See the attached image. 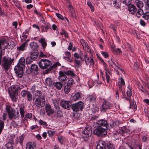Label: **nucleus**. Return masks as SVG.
<instances>
[{
	"mask_svg": "<svg viewBox=\"0 0 149 149\" xmlns=\"http://www.w3.org/2000/svg\"><path fill=\"white\" fill-rule=\"evenodd\" d=\"M45 109L47 114L49 116L54 113V109L52 108L51 106L49 104H46L45 105Z\"/></svg>",
	"mask_w": 149,
	"mask_h": 149,
	"instance_id": "obj_14",
	"label": "nucleus"
},
{
	"mask_svg": "<svg viewBox=\"0 0 149 149\" xmlns=\"http://www.w3.org/2000/svg\"><path fill=\"white\" fill-rule=\"evenodd\" d=\"M45 83L46 85L49 86H51L53 84V81L52 79L49 77L46 79Z\"/></svg>",
	"mask_w": 149,
	"mask_h": 149,
	"instance_id": "obj_31",
	"label": "nucleus"
},
{
	"mask_svg": "<svg viewBox=\"0 0 149 149\" xmlns=\"http://www.w3.org/2000/svg\"><path fill=\"white\" fill-rule=\"evenodd\" d=\"M130 104V108L132 109H134L136 110L137 108V105L136 104V102H135L133 101L132 103L130 101V102H129Z\"/></svg>",
	"mask_w": 149,
	"mask_h": 149,
	"instance_id": "obj_37",
	"label": "nucleus"
},
{
	"mask_svg": "<svg viewBox=\"0 0 149 149\" xmlns=\"http://www.w3.org/2000/svg\"><path fill=\"white\" fill-rule=\"evenodd\" d=\"M93 57H92V56H91L90 59L89 60V63H90V65H94V60L93 58Z\"/></svg>",
	"mask_w": 149,
	"mask_h": 149,
	"instance_id": "obj_63",
	"label": "nucleus"
},
{
	"mask_svg": "<svg viewBox=\"0 0 149 149\" xmlns=\"http://www.w3.org/2000/svg\"><path fill=\"white\" fill-rule=\"evenodd\" d=\"M63 116L62 113L61 111H57L56 114L55 115L54 117L56 118H61Z\"/></svg>",
	"mask_w": 149,
	"mask_h": 149,
	"instance_id": "obj_44",
	"label": "nucleus"
},
{
	"mask_svg": "<svg viewBox=\"0 0 149 149\" xmlns=\"http://www.w3.org/2000/svg\"><path fill=\"white\" fill-rule=\"evenodd\" d=\"M115 149L114 145L109 142H105L102 140H100L98 142L96 149Z\"/></svg>",
	"mask_w": 149,
	"mask_h": 149,
	"instance_id": "obj_4",
	"label": "nucleus"
},
{
	"mask_svg": "<svg viewBox=\"0 0 149 149\" xmlns=\"http://www.w3.org/2000/svg\"><path fill=\"white\" fill-rule=\"evenodd\" d=\"M35 95L37 98L41 97L42 95V93L40 91H37L36 93L34 94Z\"/></svg>",
	"mask_w": 149,
	"mask_h": 149,
	"instance_id": "obj_45",
	"label": "nucleus"
},
{
	"mask_svg": "<svg viewBox=\"0 0 149 149\" xmlns=\"http://www.w3.org/2000/svg\"><path fill=\"white\" fill-rule=\"evenodd\" d=\"M39 41L41 43L42 47L44 49L47 46V43L46 42L45 39L44 38H41L39 40Z\"/></svg>",
	"mask_w": 149,
	"mask_h": 149,
	"instance_id": "obj_35",
	"label": "nucleus"
},
{
	"mask_svg": "<svg viewBox=\"0 0 149 149\" xmlns=\"http://www.w3.org/2000/svg\"><path fill=\"white\" fill-rule=\"evenodd\" d=\"M107 130L106 129L102 127H97L94 129L93 133L98 136H102L106 135L107 134L106 130Z\"/></svg>",
	"mask_w": 149,
	"mask_h": 149,
	"instance_id": "obj_8",
	"label": "nucleus"
},
{
	"mask_svg": "<svg viewBox=\"0 0 149 149\" xmlns=\"http://www.w3.org/2000/svg\"><path fill=\"white\" fill-rule=\"evenodd\" d=\"M80 41L83 46L84 49L86 51L88 52L89 50V47L86 42L82 39H81Z\"/></svg>",
	"mask_w": 149,
	"mask_h": 149,
	"instance_id": "obj_16",
	"label": "nucleus"
},
{
	"mask_svg": "<svg viewBox=\"0 0 149 149\" xmlns=\"http://www.w3.org/2000/svg\"><path fill=\"white\" fill-rule=\"evenodd\" d=\"M55 133L54 131H52L50 130L48 131V134L50 136H53L54 134Z\"/></svg>",
	"mask_w": 149,
	"mask_h": 149,
	"instance_id": "obj_60",
	"label": "nucleus"
},
{
	"mask_svg": "<svg viewBox=\"0 0 149 149\" xmlns=\"http://www.w3.org/2000/svg\"><path fill=\"white\" fill-rule=\"evenodd\" d=\"M96 123L97 124V126L102 127L103 128L108 130V124L106 120H97Z\"/></svg>",
	"mask_w": 149,
	"mask_h": 149,
	"instance_id": "obj_11",
	"label": "nucleus"
},
{
	"mask_svg": "<svg viewBox=\"0 0 149 149\" xmlns=\"http://www.w3.org/2000/svg\"><path fill=\"white\" fill-rule=\"evenodd\" d=\"M26 43L27 41H25L22 43L19 47H17V50L19 51V52L24 51L26 47L27 46Z\"/></svg>",
	"mask_w": 149,
	"mask_h": 149,
	"instance_id": "obj_20",
	"label": "nucleus"
},
{
	"mask_svg": "<svg viewBox=\"0 0 149 149\" xmlns=\"http://www.w3.org/2000/svg\"><path fill=\"white\" fill-rule=\"evenodd\" d=\"M38 64L40 68L43 69L51 67L52 65L51 62L48 60L46 59H41L39 62Z\"/></svg>",
	"mask_w": 149,
	"mask_h": 149,
	"instance_id": "obj_6",
	"label": "nucleus"
},
{
	"mask_svg": "<svg viewBox=\"0 0 149 149\" xmlns=\"http://www.w3.org/2000/svg\"><path fill=\"white\" fill-rule=\"evenodd\" d=\"M15 138V136L13 135H11L10 136L8 142L13 144H14V139Z\"/></svg>",
	"mask_w": 149,
	"mask_h": 149,
	"instance_id": "obj_48",
	"label": "nucleus"
},
{
	"mask_svg": "<svg viewBox=\"0 0 149 149\" xmlns=\"http://www.w3.org/2000/svg\"><path fill=\"white\" fill-rule=\"evenodd\" d=\"M111 48L112 52L115 54H119L121 52V50L119 48H115L113 46L111 47Z\"/></svg>",
	"mask_w": 149,
	"mask_h": 149,
	"instance_id": "obj_29",
	"label": "nucleus"
},
{
	"mask_svg": "<svg viewBox=\"0 0 149 149\" xmlns=\"http://www.w3.org/2000/svg\"><path fill=\"white\" fill-rule=\"evenodd\" d=\"M30 46L32 49H34L35 50H36V49H37L38 47L37 44L34 42H33L31 43L30 44Z\"/></svg>",
	"mask_w": 149,
	"mask_h": 149,
	"instance_id": "obj_36",
	"label": "nucleus"
},
{
	"mask_svg": "<svg viewBox=\"0 0 149 149\" xmlns=\"http://www.w3.org/2000/svg\"><path fill=\"white\" fill-rule=\"evenodd\" d=\"M53 84L56 89L59 90L61 89L63 86V84L61 82L58 81L54 82Z\"/></svg>",
	"mask_w": 149,
	"mask_h": 149,
	"instance_id": "obj_25",
	"label": "nucleus"
},
{
	"mask_svg": "<svg viewBox=\"0 0 149 149\" xmlns=\"http://www.w3.org/2000/svg\"><path fill=\"white\" fill-rule=\"evenodd\" d=\"M98 108L97 107L93 106V107L91 108V110L92 111L93 113H95L98 110Z\"/></svg>",
	"mask_w": 149,
	"mask_h": 149,
	"instance_id": "obj_58",
	"label": "nucleus"
},
{
	"mask_svg": "<svg viewBox=\"0 0 149 149\" xmlns=\"http://www.w3.org/2000/svg\"><path fill=\"white\" fill-rule=\"evenodd\" d=\"M32 117V114L31 113H29L26 115L25 117L24 118V119H26V118L30 119Z\"/></svg>",
	"mask_w": 149,
	"mask_h": 149,
	"instance_id": "obj_61",
	"label": "nucleus"
},
{
	"mask_svg": "<svg viewBox=\"0 0 149 149\" xmlns=\"http://www.w3.org/2000/svg\"><path fill=\"white\" fill-rule=\"evenodd\" d=\"M130 132V130L125 127H121L120 130V133L122 134H128Z\"/></svg>",
	"mask_w": 149,
	"mask_h": 149,
	"instance_id": "obj_33",
	"label": "nucleus"
},
{
	"mask_svg": "<svg viewBox=\"0 0 149 149\" xmlns=\"http://www.w3.org/2000/svg\"><path fill=\"white\" fill-rule=\"evenodd\" d=\"M66 82L65 84L68 85H70L71 86H72V85L74 83L73 79L72 78H68L66 80Z\"/></svg>",
	"mask_w": 149,
	"mask_h": 149,
	"instance_id": "obj_26",
	"label": "nucleus"
},
{
	"mask_svg": "<svg viewBox=\"0 0 149 149\" xmlns=\"http://www.w3.org/2000/svg\"><path fill=\"white\" fill-rule=\"evenodd\" d=\"M63 71L64 72L66 76H70L72 77H74L75 76L73 72L72 71L68 70L65 71L64 70V68L63 69Z\"/></svg>",
	"mask_w": 149,
	"mask_h": 149,
	"instance_id": "obj_28",
	"label": "nucleus"
},
{
	"mask_svg": "<svg viewBox=\"0 0 149 149\" xmlns=\"http://www.w3.org/2000/svg\"><path fill=\"white\" fill-rule=\"evenodd\" d=\"M126 93L127 97H123L125 98V100H128L129 102H130L132 95V92L129 87L128 90L127 91Z\"/></svg>",
	"mask_w": 149,
	"mask_h": 149,
	"instance_id": "obj_19",
	"label": "nucleus"
},
{
	"mask_svg": "<svg viewBox=\"0 0 149 149\" xmlns=\"http://www.w3.org/2000/svg\"><path fill=\"white\" fill-rule=\"evenodd\" d=\"M39 123L40 125H44L47 126V123L41 120H40L39 121Z\"/></svg>",
	"mask_w": 149,
	"mask_h": 149,
	"instance_id": "obj_59",
	"label": "nucleus"
},
{
	"mask_svg": "<svg viewBox=\"0 0 149 149\" xmlns=\"http://www.w3.org/2000/svg\"><path fill=\"white\" fill-rule=\"evenodd\" d=\"M25 59L24 57H21L14 68L15 72L18 77H22L23 73V68L25 67Z\"/></svg>",
	"mask_w": 149,
	"mask_h": 149,
	"instance_id": "obj_2",
	"label": "nucleus"
},
{
	"mask_svg": "<svg viewBox=\"0 0 149 149\" xmlns=\"http://www.w3.org/2000/svg\"><path fill=\"white\" fill-rule=\"evenodd\" d=\"M96 97L95 95H89L87 97V100L90 102H94L96 100Z\"/></svg>",
	"mask_w": 149,
	"mask_h": 149,
	"instance_id": "obj_22",
	"label": "nucleus"
},
{
	"mask_svg": "<svg viewBox=\"0 0 149 149\" xmlns=\"http://www.w3.org/2000/svg\"><path fill=\"white\" fill-rule=\"evenodd\" d=\"M68 7L69 11L71 13V15L73 16H74V12L71 5L70 4L68 6Z\"/></svg>",
	"mask_w": 149,
	"mask_h": 149,
	"instance_id": "obj_43",
	"label": "nucleus"
},
{
	"mask_svg": "<svg viewBox=\"0 0 149 149\" xmlns=\"http://www.w3.org/2000/svg\"><path fill=\"white\" fill-rule=\"evenodd\" d=\"M64 68V67L62 66L61 71H60L58 73L59 76L58 79L61 82L64 81L67 78V76L63 71Z\"/></svg>",
	"mask_w": 149,
	"mask_h": 149,
	"instance_id": "obj_12",
	"label": "nucleus"
},
{
	"mask_svg": "<svg viewBox=\"0 0 149 149\" xmlns=\"http://www.w3.org/2000/svg\"><path fill=\"white\" fill-rule=\"evenodd\" d=\"M56 15L57 17L58 18V19H61L62 20H63L64 19V18L63 16L61 15L60 14L58 13H56Z\"/></svg>",
	"mask_w": 149,
	"mask_h": 149,
	"instance_id": "obj_62",
	"label": "nucleus"
},
{
	"mask_svg": "<svg viewBox=\"0 0 149 149\" xmlns=\"http://www.w3.org/2000/svg\"><path fill=\"white\" fill-rule=\"evenodd\" d=\"M29 92V91L28 90H22L21 93L22 96L24 97H25L26 96H27V94H28Z\"/></svg>",
	"mask_w": 149,
	"mask_h": 149,
	"instance_id": "obj_41",
	"label": "nucleus"
},
{
	"mask_svg": "<svg viewBox=\"0 0 149 149\" xmlns=\"http://www.w3.org/2000/svg\"><path fill=\"white\" fill-rule=\"evenodd\" d=\"M27 100L28 101H31L32 98V95L29 91L27 95Z\"/></svg>",
	"mask_w": 149,
	"mask_h": 149,
	"instance_id": "obj_49",
	"label": "nucleus"
},
{
	"mask_svg": "<svg viewBox=\"0 0 149 149\" xmlns=\"http://www.w3.org/2000/svg\"><path fill=\"white\" fill-rule=\"evenodd\" d=\"M13 59L11 58L6 57H4L2 59V65L3 68L5 71L8 70L9 69Z\"/></svg>",
	"mask_w": 149,
	"mask_h": 149,
	"instance_id": "obj_5",
	"label": "nucleus"
},
{
	"mask_svg": "<svg viewBox=\"0 0 149 149\" xmlns=\"http://www.w3.org/2000/svg\"><path fill=\"white\" fill-rule=\"evenodd\" d=\"M118 84H120L124 86L125 84L124 80L123 78L121 77L118 79Z\"/></svg>",
	"mask_w": 149,
	"mask_h": 149,
	"instance_id": "obj_42",
	"label": "nucleus"
},
{
	"mask_svg": "<svg viewBox=\"0 0 149 149\" xmlns=\"http://www.w3.org/2000/svg\"><path fill=\"white\" fill-rule=\"evenodd\" d=\"M17 126H18L17 123L15 122L14 120H13L11 123V126L13 127L14 128H15Z\"/></svg>",
	"mask_w": 149,
	"mask_h": 149,
	"instance_id": "obj_55",
	"label": "nucleus"
},
{
	"mask_svg": "<svg viewBox=\"0 0 149 149\" xmlns=\"http://www.w3.org/2000/svg\"><path fill=\"white\" fill-rule=\"evenodd\" d=\"M143 13V11L142 10L141 8H139L137 12L136 13V15L138 17L139 16H138L137 15H142Z\"/></svg>",
	"mask_w": 149,
	"mask_h": 149,
	"instance_id": "obj_57",
	"label": "nucleus"
},
{
	"mask_svg": "<svg viewBox=\"0 0 149 149\" xmlns=\"http://www.w3.org/2000/svg\"><path fill=\"white\" fill-rule=\"evenodd\" d=\"M45 97L42 96L41 97L36 98L35 101V104L37 108H41L45 105Z\"/></svg>",
	"mask_w": 149,
	"mask_h": 149,
	"instance_id": "obj_7",
	"label": "nucleus"
},
{
	"mask_svg": "<svg viewBox=\"0 0 149 149\" xmlns=\"http://www.w3.org/2000/svg\"><path fill=\"white\" fill-rule=\"evenodd\" d=\"M112 105L113 104H110L108 101L103 100L102 104L100 108L101 111H104L107 109H112Z\"/></svg>",
	"mask_w": 149,
	"mask_h": 149,
	"instance_id": "obj_10",
	"label": "nucleus"
},
{
	"mask_svg": "<svg viewBox=\"0 0 149 149\" xmlns=\"http://www.w3.org/2000/svg\"><path fill=\"white\" fill-rule=\"evenodd\" d=\"M71 103L70 102L67 101L62 100L60 103L61 106L64 109L70 110L71 107Z\"/></svg>",
	"mask_w": 149,
	"mask_h": 149,
	"instance_id": "obj_13",
	"label": "nucleus"
},
{
	"mask_svg": "<svg viewBox=\"0 0 149 149\" xmlns=\"http://www.w3.org/2000/svg\"><path fill=\"white\" fill-rule=\"evenodd\" d=\"M24 106L23 107H20L19 108L20 112L22 118H23L24 115Z\"/></svg>",
	"mask_w": 149,
	"mask_h": 149,
	"instance_id": "obj_39",
	"label": "nucleus"
},
{
	"mask_svg": "<svg viewBox=\"0 0 149 149\" xmlns=\"http://www.w3.org/2000/svg\"><path fill=\"white\" fill-rule=\"evenodd\" d=\"M110 71H108L105 72L106 81L107 83H108L110 80L109 75L111 74Z\"/></svg>",
	"mask_w": 149,
	"mask_h": 149,
	"instance_id": "obj_38",
	"label": "nucleus"
},
{
	"mask_svg": "<svg viewBox=\"0 0 149 149\" xmlns=\"http://www.w3.org/2000/svg\"><path fill=\"white\" fill-rule=\"evenodd\" d=\"M4 122L2 120H0V134H1L2 129L4 127Z\"/></svg>",
	"mask_w": 149,
	"mask_h": 149,
	"instance_id": "obj_52",
	"label": "nucleus"
},
{
	"mask_svg": "<svg viewBox=\"0 0 149 149\" xmlns=\"http://www.w3.org/2000/svg\"><path fill=\"white\" fill-rule=\"evenodd\" d=\"M137 10L135 6L133 4H130L129 5L128 10L131 14H133L135 13L136 12Z\"/></svg>",
	"mask_w": 149,
	"mask_h": 149,
	"instance_id": "obj_18",
	"label": "nucleus"
},
{
	"mask_svg": "<svg viewBox=\"0 0 149 149\" xmlns=\"http://www.w3.org/2000/svg\"><path fill=\"white\" fill-rule=\"evenodd\" d=\"M24 138V137L23 135L20 136L18 139L19 141V143L22 146L23 144V142Z\"/></svg>",
	"mask_w": 149,
	"mask_h": 149,
	"instance_id": "obj_53",
	"label": "nucleus"
},
{
	"mask_svg": "<svg viewBox=\"0 0 149 149\" xmlns=\"http://www.w3.org/2000/svg\"><path fill=\"white\" fill-rule=\"evenodd\" d=\"M10 96L13 102H15L17 100V97L16 95H12V94L10 95Z\"/></svg>",
	"mask_w": 149,
	"mask_h": 149,
	"instance_id": "obj_51",
	"label": "nucleus"
},
{
	"mask_svg": "<svg viewBox=\"0 0 149 149\" xmlns=\"http://www.w3.org/2000/svg\"><path fill=\"white\" fill-rule=\"evenodd\" d=\"M35 145L33 143H32L31 142H28L26 145V149H31L34 148V147H35Z\"/></svg>",
	"mask_w": 149,
	"mask_h": 149,
	"instance_id": "obj_27",
	"label": "nucleus"
},
{
	"mask_svg": "<svg viewBox=\"0 0 149 149\" xmlns=\"http://www.w3.org/2000/svg\"><path fill=\"white\" fill-rule=\"evenodd\" d=\"M6 109L8 114V118L12 120H17L19 122V112H16L15 109L12 108L9 105H6Z\"/></svg>",
	"mask_w": 149,
	"mask_h": 149,
	"instance_id": "obj_3",
	"label": "nucleus"
},
{
	"mask_svg": "<svg viewBox=\"0 0 149 149\" xmlns=\"http://www.w3.org/2000/svg\"><path fill=\"white\" fill-rule=\"evenodd\" d=\"M74 62L76 68H79L80 66H81V62L80 60H78L79 58H80L81 61H84L85 60L86 65H88L89 64L90 59L86 54H84V58L83 53L81 52H80L79 54L77 53H75L74 54Z\"/></svg>",
	"mask_w": 149,
	"mask_h": 149,
	"instance_id": "obj_1",
	"label": "nucleus"
},
{
	"mask_svg": "<svg viewBox=\"0 0 149 149\" xmlns=\"http://www.w3.org/2000/svg\"><path fill=\"white\" fill-rule=\"evenodd\" d=\"M103 65L104 66V68L105 70V72L109 71L110 70L108 69L107 66V65L104 62L103 63Z\"/></svg>",
	"mask_w": 149,
	"mask_h": 149,
	"instance_id": "obj_64",
	"label": "nucleus"
},
{
	"mask_svg": "<svg viewBox=\"0 0 149 149\" xmlns=\"http://www.w3.org/2000/svg\"><path fill=\"white\" fill-rule=\"evenodd\" d=\"M38 53L37 50H35L34 52H33L31 53L30 56L34 60L38 57Z\"/></svg>",
	"mask_w": 149,
	"mask_h": 149,
	"instance_id": "obj_24",
	"label": "nucleus"
},
{
	"mask_svg": "<svg viewBox=\"0 0 149 149\" xmlns=\"http://www.w3.org/2000/svg\"><path fill=\"white\" fill-rule=\"evenodd\" d=\"M71 86L70 85L65 84L64 86V91L66 94H68L70 90V88Z\"/></svg>",
	"mask_w": 149,
	"mask_h": 149,
	"instance_id": "obj_34",
	"label": "nucleus"
},
{
	"mask_svg": "<svg viewBox=\"0 0 149 149\" xmlns=\"http://www.w3.org/2000/svg\"><path fill=\"white\" fill-rule=\"evenodd\" d=\"M92 133V131L90 127H86L83 132V134L84 135V136L87 138L90 136Z\"/></svg>",
	"mask_w": 149,
	"mask_h": 149,
	"instance_id": "obj_15",
	"label": "nucleus"
},
{
	"mask_svg": "<svg viewBox=\"0 0 149 149\" xmlns=\"http://www.w3.org/2000/svg\"><path fill=\"white\" fill-rule=\"evenodd\" d=\"M81 93L79 92H77L71 98V100L73 101H75L79 100L81 97Z\"/></svg>",
	"mask_w": 149,
	"mask_h": 149,
	"instance_id": "obj_17",
	"label": "nucleus"
},
{
	"mask_svg": "<svg viewBox=\"0 0 149 149\" xmlns=\"http://www.w3.org/2000/svg\"><path fill=\"white\" fill-rule=\"evenodd\" d=\"M18 90L15 87L13 86H11V91L10 93V95H16L18 94Z\"/></svg>",
	"mask_w": 149,
	"mask_h": 149,
	"instance_id": "obj_21",
	"label": "nucleus"
},
{
	"mask_svg": "<svg viewBox=\"0 0 149 149\" xmlns=\"http://www.w3.org/2000/svg\"><path fill=\"white\" fill-rule=\"evenodd\" d=\"M84 106V104L81 101L72 104L71 108L73 111H77L82 110Z\"/></svg>",
	"mask_w": 149,
	"mask_h": 149,
	"instance_id": "obj_9",
	"label": "nucleus"
},
{
	"mask_svg": "<svg viewBox=\"0 0 149 149\" xmlns=\"http://www.w3.org/2000/svg\"><path fill=\"white\" fill-rule=\"evenodd\" d=\"M6 42L5 40H0V65L1 64V57L2 56V49L1 45H3L4 43Z\"/></svg>",
	"mask_w": 149,
	"mask_h": 149,
	"instance_id": "obj_23",
	"label": "nucleus"
},
{
	"mask_svg": "<svg viewBox=\"0 0 149 149\" xmlns=\"http://www.w3.org/2000/svg\"><path fill=\"white\" fill-rule=\"evenodd\" d=\"M142 17L145 19L148 20L149 19V12L145 13Z\"/></svg>",
	"mask_w": 149,
	"mask_h": 149,
	"instance_id": "obj_50",
	"label": "nucleus"
},
{
	"mask_svg": "<svg viewBox=\"0 0 149 149\" xmlns=\"http://www.w3.org/2000/svg\"><path fill=\"white\" fill-rule=\"evenodd\" d=\"M87 5L90 7L91 11H93L94 10V9L91 3L89 1H88L87 2Z\"/></svg>",
	"mask_w": 149,
	"mask_h": 149,
	"instance_id": "obj_56",
	"label": "nucleus"
},
{
	"mask_svg": "<svg viewBox=\"0 0 149 149\" xmlns=\"http://www.w3.org/2000/svg\"><path fill=\"white\" fill-rule=\"evenodd\" d=\"M60 34L62 36H64L65 37H68V33L64 29L62 30L60 32Z\"/></svg>",
	"mask_w": 149,
	"mask_h": 149,
	"instance_id": "obj_46",
	"label": "nucleus"
},
{
	"mask_svg": "<svg viewBox=\"0 0 149 149\" xmlns=\"http://www.w3.org/2000/svg\"><path fill=\"white\" fill-rule=\"evenodd\" d=\"M13 144L11 143L8 142L6 144L5 146L7 149H13Z\"/></svg>",
	"mask_w": 149,
	"mask_h": 149,
	"instance_id": "obj_40",
	"label": "nucleus"
},
{
	"mask_svg": "<svg viewBox=\"0 0 149 149\" xmlns=\"http://www.w3.org/2000/svg\"><path fill=\"white\" fill-rule=\"evenodd\" d=\"M34 60L30 56L28 57L26 59V63L27 65L30 64Z\"/></svg>",
	"mask_w": 149,
	"mask_h": 149,
	"instance_id": "obj_47",
	"label": "nucleus"
},
{
	"mask_svg": "<svg viewBox=\"0 0 149 149\" xmlns=\"http://www.w3.org/2000/svg\"><path fill=\"white\" fill-rule=\"evenodd\" d=\"M135 3L137 7L139 8H141L143 6V3L141 1L136 0Z\"/></svg>",
	"mask_w": 149,
	"mask_h": 149,
	"instance_id": "obj_32",
	"label": "nucleus"
},
{
	"mask_svg": "<svg viewBox=\"0 0 149 149\" xmlns=\"http://www.w3.org/2000/svg\"><path fill=\"white\" fill-rule=\"evenodd\" d=\"M38 67L36 65L33 64L32 65L31 67V71L32 72H37L38 71Z\"/></svg>",
	"mask_w": 149,
	"mask_h": 149,
	"instance_id": "obj_30",
	"label": "nucleus"
},
{
	"mask_svg": "<svg viewBox=\"0 0 149 149\" xmlns=\"http://www.w3.org/2000/svg\"><path fill=\"white\" fill-rule=\"evenodd\" d=\"M127 46L128 48V49H129V50L131 52H134V50L133 48V47L132 46L130 45L127 42Z\"/></svg>",
	"mask_w": 149,
	"mask_h": 149,
	"instance_id": "obj_54",
	"label": "nucleus"
}]
</instances>
